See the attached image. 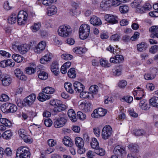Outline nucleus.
<instances>
[{
    "label": "nucleus",
    "mask_w": 158,
    "mask_h": 158,
    "mask_svg": "<svg viewBox=\"0 0 158 158\" xmlns=\"http://www.w3.org/2000/svg\"><path fill=\"white\" fill-rule=\"evenodd\" d=\"M90 26L86 24H83L80 27L79 31L80 38L82 40L86 39L89 34Z\"/></svg>",
    "instance_id": "f257e3e1"
},
{
    "label": "nucleus",
    "mask_w": 158,
    "mask_h": 158,
    "mask_svg": "<svg viewBox=\"0 0 158 158\" xmlns=\"http://www.w3.org/2000/svg\"><path fill=\"white\" fill-rule=\"evenodd\" d=\"M15 158H30L29 149L25 147H20L17 149Z\"/></svg>",
    "instance_id": "f03ea898"
},
{
    "label": "nucleus",
    "mask_w": 158,
    "mask_h": 158,
    "mask_svg": "<svg viewBox=\"0 0 158 158\" xmlns=\"http://www.w3.org/2000/svg\"><path fill=\"white\" fill-rule=\"evenodd\" d=\"M72 32V29L68 25H62L59 28L58 30L59 35L64 37H66L71 35Z\"/></svg>",
    "instance_id": "7ed1b4c3"
},
{
    "label": "nucleus",
    "mask_w": 158,
    "mask_h": 158,
    "mask_svg": "<svg viewBox=\"0 0 158 158\" xmlns=\"http://www.w3.org/2000/svg\"><path fill=\"white\" fill-rule=\"evenodd\" d=\"M17 110V106L11 103L6 102L2 105L1 110L4 113H14Z\"/></svg>",
    "instance_id": "20e7f679"
},
{
    "label": "nucleus",
    "mask_w": 158,
    "mask_h": 158,
    "mask_svg": "<svg viewBox=\"0 0 158 158\" xmlns=\"http://www.w3.org/2000/svg\"><path fill=\"white\" fill-rule=\"evenodd\" d=\"M67 119L64 114L59 116V117L56 118L54 123V125L55 128H59L63 127L66 123Z\"/></svg>",
    "instance_id": "39448f33"
},
{
    "label": "nucleus",
    "mask_w": 158,
    "mask_h": 158,
    "mask_svg": "<svg viewBox=\"0 0 158 158\" xmlns=\"http://www.w3.org/2000/svg\"><path fill=\"white\" fill-rule=\"evenodd\" d=\"M17 16L18 24L23 25L26 24L28 16V14L26 11L23 10L19 11Z\"/></svg>",
    "instance_id": "423d86ee"
},
{
    "label": "nucleus",
    "mask_w": 158,
    "mask_h": 158,
    "mask_svg": "<svg viewBox=\"0 0 158 158\" xmlns=\"http://www.w3.org/2000/svg\"><path fill=\"white\" fill-rule=\"evenodd\" d=\"M112 132V130L109 125L105 126L103 128L102 132V136L103 139H106L111 136Z\"/></svg>",
    "instance_id": "0eeeda50"
},
{
    "label": "nucleus",
    "mask_w": 158,
    "mask_h": 158,
    "mask_svg": "<svg viewBox=\"0 0 158 158\" xmlns=\"http://www.w3.org/2000/svg\"><path fill=\"white\" fill-rule=\"evenodd\" d=\"M0 79L2 85L5 86L9 85L12 80L11 76L6 74H2L0 76Z\"/></svg>",
    "instance_id": "6e6552de"
},
{
    "label": "nucleus",
    "mask_w": 158,
    "mask_h": 158,
    "mask_svg": "<svg viewBox=\"0 0 158 158\" xmlns=\"http://www.w3.org/2000/svg\"><path fill=\"white\" fill-rule=\"evenodd\" d=\"M36 98L35 94H32L26 97L24 99V101L25 104V106H31L34 102Z\"/></svg>",
    "instance_id": "1a4fd4ad"
},
{
    "label": "nucleus",
    "mask_w": 158,
    "mask_h": 158,
    "mask_svg": "<svg viewBox=\"0 0 158 158\" xmlns=\"http://www.w3.org/2000/svg\"><path fill=\"white\" fill-rule=\"evenodd\" d=\"M18 133L20 136L25 142L31 143L32 142V139L31 138L30 136L27 135L26 131L24 129H19L18 131Z\"/></svg>",
    "instance_id": "9d476101"
},
{
    "label": "nucleus",
    "mask_w": 158,
    "mask_h": 158,
    "mask_svg": "<svg viewBox=\"0 0 158 158\" xmlns=\"http://www.w3.org/2000/svg\"><path fill=\"white\" fill-rule=\"evenodd\" d=\"M106 113V110L102 108H99L94 111L91 116L94 118H98L104 116Z\"/></svg>",
    "instance_id": "9b49d317"
},
{
    "label": "nucleus",
    "mask_w": 158,
    "mask_h": 158,
    "mask_svg": "<svg viewBox=\"0 0 158 158\" xmlns=\"http://www.w3.org/2000/svg\"><path fill=\"white\" fill-rule=\"evenodd\" d=\"M92 105L89 102H82L79 106V108L85 111L88 112L92 110Z\"/></svg>",
    "instance_id": "f8f14e48"
},
{
    "label": "nucleus",
    "mask_w": 158,
    "mask_h": 158,
    "mask_svg": "<svg viewBox=\"0 0 158 158\" xmlns=\"http://www.w3.org/2000/svg\"><path fill=\"white\" fill-rule=\"evenodd\" d=\"M104 18L107 22L112 24L118 23L117 17L114 15L107 14L104 16Z\"/></svg>",
    "instance_id": "ddd939ff"
},
{
    "label": "nucleus",
    "mask_w": 158,
    "mask_h": 158,
    "mask_svg": "<svg viewBox=\"0 0 158 158\" xmlns=\"http://www.w3.org/2000/svg\"><path fill=\"white\" fill-rule=\"evenodd\" d=\"M113 152L115 155L121 156L123 154H125V149L122 148L119 145H118L114 148Z\"/></svg>",
    "instance_id": "4468645a"
},
{
    "label": "nucleus",
    "mask_w": 158,
    "mask_h": 158,
    "mask_svg": "<svg viewBox=\"0 0 158 158\" xmlns=\"http://www.w3.org/2000/svg\"><path fill=\"white\" fill-rule=\"evenodd\" d=\"M14 74L15 76L19 80L25 81L27 79L26 76L18 68L15 70Z\"/></svg>",
    "instance_id": "2eb2a0df"
},
{
    "label": "nucleus",
    "mask_w": 158,
    "mask_h": 158,
    "mask_svg": "<svg viewBox=\"0 0 158 158\" xmlns=\"http://www.w3.org/2000/svg\"><path fill=\"white\" fill-rule=\"evenodd\" d=\"M73 86L74 90L79 93L83 91L85 89L84 85L81 82L77 81H76L74 83Z\"/></svg>",
    "instance_id": "dca6fc26"
},
{
    "label": "nucleus",
    "mask_w": 158,
    "mask_h": 158,
    "mask_svg": "<svg viewBox=\"0 0 158 158\" xmlns=\"http://www.w3.org/2000/svg\"><path fill=\"white\" fill-rule=\"evenodd\" d=\"M46 45L45 41H42L37 45L36 48L35 49V52L37 53H40L45 49Z\"/></svg>",
    "instance_id": "f3484780"
},
{
    "label": "nucleus",
    "mask_w": 158,
    "mask_h": 158,
    "mask_svg": "<svg viewBox=\"0 0 158 158\" xmlns=\"http://www.w3.org/2000/svg\"><path fill=\"white\" fill-rule=\"evenodd\" d=\"M51 69L52 72L56 75H57L59 72V68L57 61L53 62L51 65Z\"/></svg>",
    "instance_id": "a211bd4d"
},
{
    "label": "nucleus",
    "mask_w": 158,
    "mask_h": 158,
    "mask_svg": "<svg viewBox=\"0 0 158 158\" xmlns=\"http://www.w3.org/2000/svg\"><path fill=\"white\" fill-rule=\"evenodd\" d=\"M129 150L132 153H136L139 152V146L135 143H132L128 146Z\"/></svg>",
    "instance_id": "6ab92c4d"
},
{
    "label": "nucleus",
    "mask_w": 158,
    "mask_h": 158,
    "mask_svg": "<svg viewBox=\"0 0 158 158\" xmlns=\"http://www.w3.org/2000/svg\"><path fill=\"white\" fill-rule=\"evenodd\" d=\"M148 47L147 44L144 42H142L137 45V50L139 52L145 51Z\"/></svg>",
    "instance_id": "aec40b11"
},
{
    "label": "nucleus",
    "mask_w": 158,
    "mask_h": 158,
    "mask_svg": "<svg viewBox=\"0 0 158 158\" xmlns=\"http://www.w3.org/2000/svg\"><path fill=\"white\" fill-rule=\"evenodd\" d=\"M90 23L94 26H99L102 24L100 19L95 16H93L90 18Z\"/></svg>",
    "instance_id": "412c9836"
},
{
    "label": "nucleus",
    "mask_w": 158,
    "mask_h": 158,
    "mask_svg": "<svg viewBox=\"0 0 158 158\" xmlns=\"http://www.w3.org/2000/svg\"><path fill=\"white\" fill-rule=\"evenodd\" d=\"M36 66L34 63L31 64L30 66L26 68V72L28 74L34 73L36 71Z\"/></svg>",
    "instance_id": "4be33fe9"
},
{
    "label": "nucleus",
    "mask_w": 158,
    "mask_h": 158,
    "mask_svg": "<svg viewBox=\"0 0 158 158\" xmlns=\"http://www.w3.org/2000/svg\"><path fill=\"white\" fill-rule=\"evenodd\" d=\"M62 141L63 143L66 146L70 147L73 145L72 140L69 136H64L63 139Z\"/></svg>",
    "instance_id": "5701e85b"
},
{
    "label": "nucleus",
    "mask_w": 158,
    "mask_h": 158,
    "mask_svg": "<svg viewBox=\"0 0 158 158\" xmlns=\"http://www.w3.org/2000/svg\"><path fill=\"white\" fill-rule=\"evenodd\" d=\"M68 114L70 119L73 122H75L77 121V119L76 118V114L73 110H69L68 111Z\"/></svg>",
    "instance_id": "b1692460"
},
{
    "label": "nucleus",
    "mask_w": 158,
    "mask_h": 158,
    "mask_svg": "<svg viewBox=\"0 0 158 158\" xmlns=\"http://www.w3.org/2000/svg\"><path fill=\"white\" fill-rule=\"evenodd\" d=\"M111 6L110 0H103L100 4V7L104 10H106Z\"/></svg>",
    "instance_id": "393cba45"
},
{
    "label": "nucleus",
    "mask_w": 158,
    "mask_h": 158,
    "mask_svg": "<svg viewBox=\"0 0 158 158\" xmlns=\"http://www.w3.org/2000/svg\"><path fill=\"white\" fill-rule=\"evenodd\" d=\"M139 105L140 107L143 110H148L149 108L148 105L147 103V101L145 99L141 100Z\"/></svg>",
    "instance_id": "a878e982"
},
{
    "label": "nucleus",
    "mask_w": 158,
    "mask_h": 158,
    "mask_svg": "<svg viewBox=\"0 0 158 158\" xmlns=\"http://www.w3.org/2000/svg\"><path fill=\"white\" fill-rule=\"evenodd\" d=\"M75 144L78 148L84 146V142L83 139L79 137L75 138Z\"/></svg>",
    "instance_id": "bb28decb"
},
{
    "label": "nucleus",
    "mask_w": 158,
    "mask_h": 158,
    "mask_svg": "<svg viewBox=\"0 0 158 158\" xmlns=\"http://www.w3.org/2000/svg\"><path fill=\"white\" fill-rule=\"evenodd\" d=\"M57 11V8L54 6H52L48 9L47 14L48 16H51L55 14Z\"/></svg>",
    "instance_id": "cd10ccee"
},
{
    "label": "nucleus",
    "mask_w": 158,
    "mask_h": 158,
    "mask_svg": "<svg viewBox=\"0 0 158 158\" xmlns=\"http://www.w3.org/2000/svg\"><path fill=\"white\" fill-rule=\"evenodd\" d=\"M149 102L151 106H152L153 107L158 108V97H152L150 99Z\"/></svg>",
    "instance_id": "c85d7f7f"
},
{
    "label": "nucleus",
    "mask_w": 158,
    "mask_h": 158,
    "mask_svg": "<svg viewBox=\"0 0 158 158\" xmlns=\"http://www.w3.org/2000/svg\"><path fill=\"white\" fill-rule=\"evenodd\" d=\"M64 87L67 92L72 94L74 92V90L72 88V84L69 82H67L64 85Z\"/></svg>",
    "instance_id": "c756f323"
},
{
    "label": "nucleus",
    "mask_w": 158,
    "mask_h": 158,
    "mask_svg": "<svg viewBox=\"0 0 158 158\" xmlns=\"http://www.w3.org/2000/svg\"><path fill=\"white\" fill-rule=\"evenodd\" d=\"M17 15L15 13H13L8 17V22L10 24L15 23L17 22Z\"/></svg>",
    "instance_id": "7c9ffc66"
},
{
    "label": "nucleus",
    "mask_w": 158,
    "mask_h": 158,
    "mask_svg": "<svg viewBox=\"0 0 158 158\" xmlns=\"http://www.w3.org/2000/svg\"><path fill=\"white\" fill-rule=\"evenodd\" d=\"M42 92V93H40L37 97L38 99L41 102H43L46 99H49L50 98V95L44 94Z\"/></svg>",
    "instance_id": "2f4dec72"
},
{
    "label": "nucleus",
    "mask_w": 158,
    "mask_h": 158,
    "mask_svg": "<svg viewBox=\"0 0 158 158\" xmlns=\"http://www.w3.org/2000/svg\"><path fill=\"white\" fill-rule=\"evenodd\" d=\"M80 97L81 98H93V95L92 94L89 93V92H84L83 91L80 93Z\"/></svg>",
    "instance_id": "473e14b6"
},
{
    "label": "nucleus",
    "mask_w": 158,
    "mask_h": 158,
    "mask_svg": "<svg viewBox=\"0 0 158 158\" xmlns=\"http://www.w3.org/2000/svg\"><path fill=\"white\" fill-rule=\"evenodd\" d=\"M122 68L121 66H118L113 69V74L115 76H119L121 74Z\"/></svg>",
    "instance_id": "72a5a7b5"
},
{
    "label": "nucleus",
    "mask_w": 158,
    "mask_h": 158,
    "mask_svg": "<svg viewBox=\"0 0 158 158\" xmlns=\"http://www.w3.org/2000/svg\"><path fill=\"white\" fill-rule=\"evenodd\" d=\"M90 144L92 148L93 149H97L99 148L98 143L97 139L95 138H94L92 139Z\"/></svg>",
    "instance_id": "f704fd0d"
},
{
    "label": "nucleus",
    "mask_w": 158,
    "mask_h": 158,
    "mask_svg": "<svg viewBox=\"0 0 158 158\" xmlns=\"http://www.w3.org/2000/svg\"><path fill=\"white\" fill-rule=\"evenodd\" d=\"M43 92L48 94H52L54 93L55 90L54 88L50 87H46L42 90Z\"/></svg>",
    "instance_id": "c9c22d12"
},
{
    "label": "nucleus",
    "mask_w": 158,
    "mask_h": 158,
    "mask_svg": "<svg viewBox=\"0 0 158 158\" xmlns=\"http://www.w3.org/2000/svg\"><path fill=\"white\" fill-rule=\"evenodd\" d=\"M12 135V133L10 130H7L2 135V138L6 139H10Z\"/></svg>",
    "instance_id": "e433bc0d"
},
{
    "label": "nucleus",
    "mask_w": 158,
    "mask_h": 158,
    "mask_svg": "<svg viewBox=\"0 0 158 158\" xmlns=\"http://www.w3.org/2000/svg\"><path fill=\"white\" fill-rule=\"evenodd\" d=\"M85 49L81 47H77L74 48L73 49V51L78 54H82L85 52Z\"/></svg>",
    "instance_id": "4c0bfd02"
},
{
    "label": "nucleus",
    "mask_w": 158,
    "mask_h": 158,
    "mask_svg": "<svg viewBox=\"0 0 158 158\" xmlns=\"http://www.w3.org/2000/svg\"><path fill=\"white\" fill-rule=\"evenodd\" d=\"M28 50L27 46L26 44H20L19 47L18 48V51L22 54H25Z\"/></svg>",
    "instance_id": "58836bf2"
},
{
    "label": "nucleus",
    "mask_w": 158,
    "mask_h": 158,
    "mask_svg": "<svg viewBox=\"0 0 158 158\" xmlns=\"http://www.w3.org/2000/svg\"><path fill=\"white\" fill-rule=\"evenodd\" d=\"M12 58L17 63L21 62L23 60V58L22 56L17 54L13 55Z\"/></svg>",
    "instance_id": "ea45409f"
},
{
    "label": "nucleus",
    "mask_w": 158,
    "mask_h": 158,
    "mask_svg": "<svg viewBox=\"0 0 158 158\" xmlns=\"http://www.w3.org/2000/svg\"><path fill=\"white\" fill-rule=\"evenodd\" d=\"M39 78L41 80H45L48 77V74L43 71H40L38 74Z\"/></svg>",
    "instance_id": "a19ab883"
},
{
    "label": "nucleus",
    "mask_w": 158,
    "mask_h": 158,
    "mask_svg": "<svg viewBox=\"0 0 158 158\" xmlns=\"http://www.w3.org/2000/svg\"><path fill=\"white\" fill-rule=\"evenodd\" d=\"M41 26V24L40 23H35L31 26V29L33 32H35L39 30Z\"/></svg>",
    "instance_id": "79ce46f5"
},
{
    "label": "nucleus",
    "mask_w": 158,
    "mask_h": 158,
    "mask_svg": "<svg viewBox=\"0 0 158 158\" xmlns=\"http://www.w3.org/2000/svg\"><path fill=\"white\" fill-rule=\"evenodd\" d=\"M68 75L70 78H75L76 77V74L75 73V68H73L70 69L68 72Z\"/></svg>",
    "instance_id": "37998d69"
},
{
    "label": "nucleus",
    "mask_w": 158,
    "mask_h": 158,
    "mask_svg": "<svg viewBox=\"0 0 158 158\" xmlns=\"http://www.w3.org/2000/svg\"><path fill=\"white\" fill-rule=\"evenodd\" d=\"M129 9V7L126 5L120 6L119 8L120 12L122 14L127 13L128 12Z\"/></svg>",
    "instance_id": "c03bdc74"
},
{
    "label": "nucleus",
    "mask_w": 158,
    "mask_h": 158,
    "mask_svg": "<svg viewBox=\"0 0 158 158\" xmlns=\"http://www.w3.org/2000/svg\"><path fill=\"white\" fill-rule=\"evenodd\" d=\"M100 63L102 66L104 67H109L111 65L110 63H108L107 61L102 59L100 60Z\"/></svg>",
    "instance_id": "a18cd8bd"
},
{
    "label": "nucleus",
    "mask_w": 158,
    "mask_h": 158,
    "mask_svg": "<svg viewBox=\"0 0 158 158\" xmlns=\"http://www.w3.org/2000/svg\"><path fill=\"white\" fill-rule=\"evenodd\" d=\"M141 2L139 0H135L131 4V6L133 8H137L141 5Z\"/></svg>",
    "instance_id": "49530a36"
},
{
    "label": "nucleus",
    "mask_w": 158,
    "mask_h": 158,
    "mask_svg": "<svg viewBox=\"0 0 158 158\" xmlns=\"http://www.w3.org/2000/svg\"><path fill=\"white\" fill-rule=\"evenodd\" d=\"M77 116L80 119L82 120H85L86 118L85 114L80 111L77 112Z\"/></svg>",
    "instance_id": "de8ad7c7"
},
{
    "label": "nucleus",
    "mask_w": 158,
    "mask_h": 158,
    "mask_svg": "<svg viewBox=\"0 0 158 158\" xmlns=\"http://www.w3.org/2000/svg\"><path fill=\"white\" fill-rule=\"evenodd\" d=\"M115 63H119L122 62L124 60V58L121 55H116L115 56Z\"/></svg>",
    "instance_id": "09e8293b"
},
{
    "label": "nucleus",
    "mask_w": 158,
    "mask_h": 158,
    "mask_svg": "<svg viewBox=\"0 0 158 158\" xmlns=\"http://www.w3.org/2000/svg\"><path fill=\"white\" fill-rule=\"evenodd\" d=\"M158 51V45L152 46L149 49V52L152 54H154Z\"/></svg>",
    "instance_id": "8fccbe9b"
},
{
    "label": "nucleus",
    "mask_w": 158,
    "mask_h": 158,
    "mask_svg": "<svg viewBox=\"0 0 158 158\" xmlns=\"http://www.w3.org/2000/svg\"><path fill=\"white\" fill-rule=\"evenodd\" d=\"M156 75L150 73H148L145 74L144 75V77L146 80H150L154 79Z\"/></svg>",
    "instance_id": "3c124183"
},
{
    "label": "nucleus",
    "mask_w": 158,
    "mask_h": 158,
    "mask_svg": "<svg viewBox=\"0 0 158 158\" xmlns=\"http://www.w3.org/2000/svg\"><path fill=\"white\" fill-rule=\"evenodd\" d=\"M61 57L64 60H69L72 59L73 58V56L72 55L69 54H64L61 55Z\"/></svg>",
    "instance_id": "603ef678"
},
{
    "label": "nucleus",
    "mask_w": 158,
    "mask_h": 158,
    "mask_svg": "<svg viewBox=\"0 0 158 158\" xmlns=\"http://www.w3.org/2000/svg\"><path fill=\"white\" fill-rule=\"evenodd\" d=\"M110 2L111 5L117 6L121 4V1L120 0H110Z\"/></svg>",
    "instance_id": "864d4df0"
},
{
    "label": "nucleus",
    "mask_w": 158,
    "mask_h": 158,
    "mask_svg": "<svg viewBox=\"0 0 158 158\" xmlns=\"http://www.w3.org/2000/svg\"><path fill=\"white\" fill-rule=\"evenodd\" d=\"M134 133L135 136H140L143 135L145 132L143 130H136L134 131Z\"/></svg>",
    "instance_id": "5fc2aeb1"
},
{
    "label": "nucleus",
    "mask_w": 158,
    "mask_h": 158,
    "mask_svg": "<svg viewBox=\"0 0 158 158\" xmlns=\"http://www.w3.org/2000/svg\"><path fill=\"white\" fill-rule=\"evenodd\" d=\"M98 87L96 85L92 86L89 88V91L93 94H96L98 92Z\"/></svg>",
    "instance_id": "6e6d98bb"
},
{
    "label": "nucleus",
    "mask_w": 158,
    "mask_h": 158,
    "mask_svg": "<svg viewBox=\"0 0 158 158\" xmlns=\"http://www.w3.org/2000/svg\"><path fill=\"white\" fill-rule=\"evenodd\" d=\"M57 0H43L42 3L44 5L48 6L50 5L53 2L56 1Z\"/></svg>",
    "instance_id": "4d7b16f0"
},
{
    "label": "nucleus",
    "mask_w": 158,
    "mask_h": 158,
    "mask_svg": "<svg viewBox=\"0 0 158 158\" xmlns=\"http://www.w3.org/2000/svg\"><path fill=\"white\" fill-rule=\"evenodd\" d=\"M149 31L151 33H154L158 32V26H154L151 27L149 29Z\"/></svg>",
    "instance_id": "13d9d810"
},
{
    "label": "nucleus",
    "mask_w": 158,
    "mask_h": 158,
    "mask_svg": "<svg viewBox=\"0 0 158 158\" xmlns=\"http://www.w3.org/2000/svg\"><path fill=\"white\" fill-rule=\"evenodd\" d=\"M9 97L5 94H2L0 95V101L3 102H6L9 100Z\"/></svg>",
    "instance_id": "bf43d9fd"
},
{
    "label": "nucleus",
    "mask_w": 158,
    "mask_h": 158,
    "mask_svg": "<svg viewBox=\"0 0 158 158\" xmlns=\"http://www.w3.org/2000/svg\"><path fill=\"white\" fill-rule=\"evenodd\" d=\"M120 38V35L118 34H115L112 35L110 37L111 40L114 41H119Z\"/></svg>",
    "instance_id": "052dcab7"
},
{
    "label": "nucleus",
    "mask_w": 158,
    "mask_h": 158,
    "mask_svg": "<svg viewBox=\"0 0 158 158\" xmlns=\"http://www.w3.org/2000/svg\"><path fill=\"white\" fill-rule=\"evenodd\" d=\"M55 104V106H54V111L55 112H57L58 111V108L60 105V103H61V101L60 100H56V102Z\"/></svg>",
    "instance_id": "680f3d73"
},
{
    "label": "nucleus",
    "mask_w": 158,
    "mask_h": 158,
    "mask_svg": "<svg viewBox=\"0 0 158 158\" xmlns=\"http://www.w3.org/2000/svg\"><path fill=\"white\" fill-rule=\"evenodd\" d=\"M96 150L95 152L98 155H99L100 156H103L105 155V151L102 148H99L98 149Z\"/></svg>",
    "instance_id": "e2e57ef3"
},
{
    "label": "nucleus",
    "mask_w": 158,
    "mask_h": 158,
    "mask_svg": "<svg viewBox=\"0 0 158 158\" xmlns=\"http://www.w3.org/2000/svg\"><path fill=\"white\" fill-rule=\"evenodd\" d=\"M37 42L35 40H32L30 43V48L33 49L35 51V49L37 47Z\"/></svg>",
    "instance_id": "0e129e2a"
},
{
    "label": "nucleus",
    "mask_w": 158,
    "mask_h": 158,
    "mask_svg": "<svg viewBox=\"0 0 158 158\" xmlns=\"http://www.w3.org/2000/svg\"><path fill=\"white\" fill-rule=\"evenodd\" d=\"M123 101H126L128 103H131L133 100V98L131 96H125L122 98Z\"/></svg>",
    "instance_id": "69168bd1"
},
{
    "label": "nucleus",
    "mask_w": 158,
    "mask_h": 158,
    "mask_svg": "<svg viewBox=\"0 0 158 158\" xmlns=\"http://www.w3.org/2000/svg\"><path fill=\"white\" fill-rule=\"evenodd\" d=\"M127 84V82L126 81L121 80L119 82L118 85L121 88H123L126 86Z\"/></svg>",
    "instance_id": "338daca9"
},
{
    "label": "nucleus",
    "mask_w": 158,
    "mask_h": 158,
    "mask_svg": "<svg viewBox=\"0 0 158 158\" xmlns=\"http://www.w3.org/2000/svg\"><path fill=\"white\" fill-rule=\"evenodd\" d=\"M52 121L50 119L45 120L44 121V123L45 125L47 127H50L52 124Z\"/></svg>",
    "instance_id": "774afa93"
}]
</instances>
